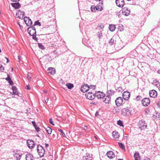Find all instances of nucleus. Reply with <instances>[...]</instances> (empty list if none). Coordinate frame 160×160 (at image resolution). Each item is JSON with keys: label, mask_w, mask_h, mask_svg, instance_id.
Instances as JSON below:
<instances>
[{"label": "nucleus", "mask_w": 160, "mask_h": 160, "mask_svg": "<svg viewBox=\"0 0 160 160\" xmlns=\"http://www.w3.org/2000/svg\"><path fill=\"white\" fill-rule=\"evenodd\" d=\"M18 59L19 60V61H20L21 60V56H18Z\"/></svg>", "instance_id": "3c124183"}, {"label": "nucleus", "mask_w": 160, "mask_h": 160, "mask_svg": "<svg viewBox=\"0 0 160 160\" xmlns=\"http://www.w3.org/2000/svg\"><path fill=\"white\" fill-rule=\"evenodd\" d=\"M132 110L129 108L127 107L123 108L121 111V113L123 116H129L131 114Z\"/></svg>", "instance_id": "f03ea898"}, {"label": "nucleus", "mask_w": 160, "mask_h": 160, "mask_svg": "<svg viewBox=\"0 0 160 160\" xmlns=\"http://www.w3.org/2000/svg\"><path fill=\"white\" fill-rule=\"evenodd\" d=\"M8 62H9V60L8 59H7V63H8Z\"/></svg>", "instance_id": "bf43d9fd"}, {"label": "nucleus", "mask_w": 160, "mask_h": 160, "mask_svg": "<svg viewBox=\"0 0 160 160\" xmlns=\"http://www.w3.org/2000/svg\"><path fill=\"white\" fill-rule=\"evenodd\" d=\"M24 19L25 23L28 26H30L32 24V21L29 17H25L24 18Z\"/></svg>", "instance_id": "ddd939ff"}, {"label": "nucleus", "mask_w": 160, "mask_h": 160, "mask_svg": "<svg viewBox=\"0 0 160 160\" xmlns=\"http://www.w3.org/2000/svg\"><path fill=\"white\" fill-rule=\"evenodd\" d=\"M36 25H38L40 26H41L40 22H39L38 20L34 22V26Z\"/></svg>", "instance_id": "a19ab883"}, {"label": "nucleus", "mask_w": 160, "mask_h": 160, "mask_svg": "<svg viewBox=\"0 0 160 160\" xmlns=\"http://www.w3.org/2000/svg\"><path fill=\"white\" fill-rule=\"evenodd\" d=\"M26 160H33V157L31 154H27L26 156Z\"/></svg>", "instance_id": "5701e85b"}, {"label": "nucleus", "mask_w": 160, "mask_h": 160, "mask_svg": "<svg viewBox=\"0 0 160 160\" xmlns=\"http://www.w3.org/2000/svg\"><path fill=\"white\" fill-rule=\"evenodd\" d=\"M85 96L88 99L92 100L95 97V93L92 92H89L87 93H86Z\"/></svg>", "instance_id": "20e7f679"}, {"label": "nucleus", "mask_w": 160, "mask_h": 160, "mask_svg": "<svg viewBox=\"0 0 160 160\" xmlns=\"http://www.w3.org/2000/svg\"><path fill=\"white\" fill-rule=\"evenodd\" d=\"M88 128V127L87 126H85L83 128V129L84 130H86Z\"/></svg>", "instance_id": "864d4df0"}, {"label": "nucleus", "mask_w": 160, "mask_h": 160, "mask_svg": "<svg viewBox=\"0 0 160 160\" xmlns=\"http://www.w3.org/2000/svg\"><path fill=\"white\" fill-rule=\"evenodd\" d=\"M32 123L37 132H38L39 131L40 128L36 124L35 122V121H32Z\"/></svg>", "instance_id": "cd10ccee"}, {"label": "nucleus", "mask_w": 160, "mask_h": 160, "mask_svg": "<svg viewBox=\"0 0 160 160\" xmlns=\"http://www.w3.org/2000/svg\"><path fill=\"white\" fill-rule=\"evenodd\" d=\"M142 99V98L141 96H138L136 98V99L137 101H138Z\"/></svg>", "instance_id": "a18cd8bd"}, {"label": "nucleus", "mask_w": 160, "mask_h": 160, "mask_svg": "<svg viewBox=\"0 0 160 160\" xmlns=\"http://www.w3.org/2000/svg\"><path fill=\"white\" fill-rule=\"evenodd\" d=\"M66 86L69 89H71L73 87V85L72 84L70 83H68L66 84Z\"/></svg>", "instance_id": "2f4dec72"}, {"label": "nucleus", "mask_w": 160, "mask_h": 160, "mask_svg": "<svg viewBox=\"0 0 160 160\" xmlns=\"http://www.w3.org/2000/svg\"><path fill=\"white\" fill-rule=\"evenodd\" d=\"M116 27L115 25H110L109 27V30L111 31H113L115 29Z\"/></svg>", "instance_id": "c756f323"}, {"label": "nucleus", "mask_w": 160, "mask_h": 160, "mask_svg": "<svg viewBox=\"0 0 160 160\" xmlns=\"http://www.w3.org/2000/svg\"><path fill=\"white\" fill-rule=\"evenodd\" d=\"M37 151L40 157H41L44 156L45 154V150L42 146L38 145L37 146Z\"/></svg>", "instance_id": "f257e3e1"}, {"label": "nucleus", "mask_w": 160, "mask_h": 160, "mask_svg": "<svg viewBox=\"0 0 160 160\" xmlns=\"http://www.w3.org/2000/svg\"><path fill=\"white\" fill-rule=\"evenodd\" d=\"M158 89H159V90L160 91V85L159 86L158 88Z\"/></svg>", "instance_id": "0e129e2a"}, {"label": "nucleus", "mask_w": 160, "mask_h": 160, "mask_svg": "<svg viewBox=\"0 0 160 160\" xmlns=\"http://www.w3.org/2000/svg\"><path fill=\"white\" fill-rule=\"evenodd\" d=\"M149 94L151 97L155 98L157 97V93L156 91L154 90H150L149 92Z\"/></svg>", "instance_id": "f3484780"}, {"label": "nucleus", "mask_w": 160, "mask_h": 160, "mask_svg": "<svg viewBox=\"0 0 160 160\" xmlns=\"http://www.w3.org/2000/svg\"><path fill=\"white\" fill-rule=\"evenodd\" d=\"M14 157L17 160H20L21 155L19 153H16L14 155Z\"/></svg>", "instance_id": "7c9ffc66"}, {"label": "nucleus", "mask_w": 160, "mask_h": 160, "mask_svg": "<svg viewBox=\"0 0 160 160\" xmlns=\"http://www.w3.org/2000/svg\"><path fill=\"white\" fill-rule=\"evenodd\" d=\"M116 91L118 92H122L123 91V89L121 87H120L118 88Z\"/></svg>", "instance_id": "c9c22d12"}, {"label": "nucleus", "mask_w": 160, "mask_h": 160, "mask_svg": "<svg viewBox=\"0 0 160 160\" xmlns=\"http://www.w3.org/2000/svg\"><path fill=\"white\" fill-rule=\"evenodd\" d=\"M134 157L135 160H140V157L138 152H135L134 154Z\"/></svg>", "instance_id": "bb28decb"}, {"label": "nucleus", "mask_w": 160, "mask_h": 160, "mask_svg": "<svg viewBox=\"0 0 160 160\" xmlns=\"http://www.w3.org/2000/svg\"><path fill=\"white\" fill-rule=\"evenodd\" d=\"M116 3L119 7H122L124 4V0H116Z\"/></svg>", "instance_id": "dca6fc26"}, {"label": "nucleus", "mask_w": 160, "mask_h": 160, "mask_svg": "<svg viewBox=\"0 0 160 160\" xmlns=\"http://www.w3.org/2000/svg\"><path fill=\"white\" fill-rule=\"evenodd\" d=\"M111 101V97L107 95L103 100V102L106 104H109Z\"/></svg>", "instance_id": "412c9836"}, {"label": "nucleus", "mask_w": 160, "mask_h": 160, "mask_svg": "<svg viewBox=\"0 0 160 160\" xmlns=\"http://www.w3.org/2000/svg\"><path fill=\"white\" fill-rule=\"evenodd\" d=\"M25 88L27 90H29L30 89V87L29 85H27Z\"/></svg>", "instance_id": "09e8293b"}, {"label": "nucleus", "mask_w": 160, "mask_h": 160, "mask_svg": "<svg viewBox=\"0 0 160 160\" xmlns=\"http://www.w3.org/2000/svg\"><path fill=\"white\" fill-rule=\"evenodd\" d=\"M158 73H159L160 74V70H158Z\"/></svg>", "instance_id": "052dcab7"}, {"label": "nucleus", "mask_w": 160, "mask_h": 160, "mask_svg": "<svg viewBox=\"0 0 160 160\" xmlns=\"http://www.w3.org/2000/svg\"><path fill=\"white\" fill-rule=\"evenodd\" d=\"M118 160H123L122 159H119Z\"/></svg>", "instance_id": "338daca9"}, {"label": "nucleus", "mask_w": 160, "mask_h": 160, "mask_svg": "<svg viewBox=\"0 0 160 160\" xmlns=\"http://www.w3.org/2000/svg\"><path fill=\"white\" fill-rule=\"evenodd\" d=\"M117 124L120 126L123 127V122L122 121L120 120H119L117 121Z\"/></svg>", "instance_id": "4c0bfd02"}, {"label": "nucleus", "mask_w": 160, "mask_h": 160, "mask_svg": "<svg viewBox=\"0 0 160 160\" xmlns=\"http://www.w3.org/2000/svg\"><path fill=\"white\" fill-rule=\"evenodd\" d=\"M116 41L115 40V39L114 37L112 38L109 41V44L110 45H113L115 44Z\"/></svg>", "instance_id": "a878e982"}, {"label": "nucleus", "mask_w": 160, "mask_h": 160, "mask_svg": "<svg viewBox=\"0 0 160 160\" xmlns=\"http://www.w3.org/2000/svg\"><path fill=\"white\" fill-rule=\"evenodd\" d=\"M5 58L6 59H8V58H7L6 57H5Z\"/></svg>", "instance_id": "69168bd1"}, {"label": "nucleus", "mask_w": 160, "mask_h": 160, "mask_svg": "<svg viewBox=\"0 0 160 160\" xmlns=\"http://www.w3.org/2000/svg\"><path fill=\"white\" fill-rule=\"evenodd\" d=\"M48 73L51 75H53L55 73V70L54 68H49L48 69Z\"/></svg>", "instance_id": "aec40b11"}, {"label": "nucleus", "mask_w": 160, "mask_h": 160, "mask_svg": "<svg viewBox=\"0 0 160 160\" xmlns=\"http://www.w3.org/2000/svg\"><path fill=\"white\" fill-rule=\"evenodd\" d=\"M46 130L48 133L49 134H51L52 130L51 128H50L49 127H48L46 128Z\"/></svg>", "instance_id": "72a5a7b5"}, {"label": "nucleus", "mask_w": 160, "mask_h": 160, "mask_svg": "<svg viewBox=\"0 0 160 160\" xmlns=\"http://www.w3.org/2000/svg\"><path fill=\"white\" fill-rule=\"evenodd\" d=\"M130 9L127 7H124L122 9V13L123 15L126 16H128L130 13Z\"/></svg>", "instance_id": "9b49d317"}, {"label": "nucleus", "mask_w": 160, "mask_h": 160, "mask_svg": "<svg viewBox=\"0 0 160 160\" xmlns=\"http://www.w3.org/2000/svg\"><path fill=\"white\" fill-rule=\"evenodd\" d=\"M38 47L41 49H44L45 48L44 46L41 43H38Z\"/></svg>", "instance_id": "ea45409f"}, {"label": "nucleus", "mask_w": 160, "mask_h": 160, "mask_svg": "<svg viewBox=\"0 0 160 160\" xmlns=\"http://www.w3.org/2000/svg\"><path fill=\"white\" fill-rule=\"evenodd\" d=\"M97 36L98 37L99 39L101 38L102 36V33L101 31L98 32L97 33Z\"/></svg>", "instance_id": "473e14b6"}, {"label": "nucleus", "mask_w": 160, "mask_h": 160, "mask_svg": "<svg viewBox=\"0 0 160 160\" xmlns=\"http://www.w3.org/2000/svg\"><path fill=\"white\" fill-rule=\"evenodd\" d=\"M145 160H150L149 158H147V159H145Z\"/></svg>", "instance_id": "680f3d73"}, {"label": "nucleus", "mask_w": 160, "mask_h": 160, "mask_svg": "<svg viewBox=\"0 0 160 160\" xmlns=\"http://www.w3.org/2000/svg\"><path fill=\"white\" fill-rule=\"evenodd\" d=\"M51 13V12H49V13Z\"/></svg>", "instance_id": "774afa93"}, {"label": "nucleus", "mask_w": 160, "mask_h": 160, "mask_svg": "<svg viewBox=\"0 0 160 160\" xmlns=\"http://www.w3.org/2000/svg\"><path fill=\"white\" fill-rule=\"evenodd\" d=\"M112 136L113 138H115L116 140H118L119 137V133L116 131H113L112 133Z\"/></svg>", "instance_id": "6ab92c4d"}, {"label": "nucleus", "mask_w": 160, "mask_h": 160, "mask_svg": "<svg viewBox=\"0 0 160 160\" xmlns=\"http://www.w3.org/2000/svg\"><path fill=\"white\" fill-rule=\"evenodd\" d=\"M118 144L119 147L122 149H125V148L123 144L120 142H118Z\"/></svg>", "instance_id": "e433bc0d"}, {"label": "nucleus", "mask_w": 160, "mask_h": 160, "mask_svg": "<svg viewBox=\"0 0 160 160\" xmlns=\"http://www.w3.org/2000/svg\"><path fill=\"white\" fill-rule=\"evenodd\" d=\"M115 92L112 90H110L107 91V94L108 96H109L110 97L111 96L114 95Z\"/></svg>", "instance_id": "c85d7f7f"}, {"label": "nucleus", "mask_w": 160, "mask_h": 160, "mask_svg": "<svg viewBox=\"0 0 160 160\" xmlns=\"http://www.w3.org/2000/svg\"><path fill=\"white\" fill-rule=\"evenodd\" d=\"M95 1H100L101 0H95Z\"/></svg>", "instance_id": "e2e57ef3"}, {"label": "nucleus", "mask_w": 160, "mask_h": 160, "mask_svg": "<svg viewBox=\"0 0 160 160\" xmlns=\"http://www.w3.org/2000/svg\"><path fill=\"white\" fill-rule=\"evenodd\" d=\"M95 86L91 85L90 86H89V90L91 91V89L94 90L95 88Z\"/></svg>", "instance_id": "58836bf2"}, {"label": "nucleus", "mask_w": 160, "mask_h": 160, "mask_svg": "<svg viewBox=\"0 0 160 160\" xmlns=\"http://www.w3.org/2000/svg\"><path fill=\"white\" fill-rule=\"evenodd\" d=\"M36 34H34L33 35H32V38L34 40L36 41H38V38L36 37Z\"/></svg>", "instance_id": "c03bdc74"}, {"label": "nucleus", "mask_w": 160, "mask_h": 160, "mask_svg": "<svg viewBox=\"0 0 160 160\" xmlns=\"http://www.w3.org/2000/svg\"><path fill=\"white\" fill-rule=\"evenodd\" d=\"M138 125L139 128L141 130H145L147 127V124L143 120L140 121L138 123Z\"/></svg>", "instance_id": "7ed1b4c3"}, {"label": "nucleus", "mask_w": 160, "mask_h": 160, "mask_svg": "<svg viewBox=\"0 0 160 160\" xmlns=\"http://www.w3.org/2000/svg\"><path fill=\"white\" fill-rule=\"evenodd\" d=\"M0 70L2 71L4 70V68L2 65H0Z\"/></svg>", "instance_id": "de8ad7c7"}, {"label": "nucleus", "mask_w": 160, "mask_h": 160, "mask_svg": "<svg viewBox=\"0 0 160 160\" xmlns=\"http://www.w3.org/2000/svg\"><path fill=\"white\" fill-rule=\"evenodd\" d=\"M158 106L159 108H160V101L158 103Z\"/></svg>", "instance_id": "603ef678"}, {"label": "nucleus", "mask_w": 160, "mask_h": 160, "mask_svg": "<svg viewBox=\"0 0 160 160\" xmlns=\"http://www.w3.org/2000/svg\"><path fill=\"white\" fill-rule=\"evenodd\" d=\"M130 93L127 91H124L122 94V97L125 100H128L130 97Z\"/></svg>", "instance_id": "4468645a"}, {"label": "nucleus", "mask_w": 160, "mask_h": 160, "mask_svg": "<svg viewBox=\"0 0 160 160\" xmlns=\"http://www.w3.org/2000/svg\"><path fill=\"white\" fill-rule=\"evenodd\" d=\"M24 14V12L21 10H19L17 11L16 14V16L20 19H22Z\"/></svg>", "instance_id": "2eb2a0df"}, {"label": "nucleus", "mask_w": 160, "mask_h": 160, "mask_svg": "<svg viewBox=\"0 0 160 160\" xmlns=\"http://www.w3.org/2000/svg\"><path fill=\"white\" fill-rule=\"evenodd\" d=\"M12 89L13 91V94L16 95H18L19 93L17 90V88L14 87L12 86Z\"/></svg>", "instance_id": "b1692460"}, {"label": "nucleus", "mask_w": 160, "mask_h": 160, "mask_svg": "<svg viewBox=\"0 0 160 160\" xmlns=\"http://www.w3.org/2000/svg\"><path fill=\"white\" fill-rule=\"evenodd\" d=\"M95 96H96L98 99L103 98L105 97V94L102 92L100 91L96 92L95 93Z\"/></svg>", "instance_id": "6e6552de"}, {"label": "nucleus", "mask_w": 160, "mask_h": 160, "mask_svg": "<svg viewBox=\"0 0 160 160\" xmlns=\"http://www.w3.org/2000/svg\"><path fill=\"white\" fill-rule=\"evenodd\" d=\"M104 28V26L103 24H101L99 25L98 27L97 28H98L99 30L102 29Z\"/></svg>", "instance_id": "37998d69"}, {"label": "nucleus", "mask_w": 160, "mask_h": 160, "mask_svg": "<svg viewBox=\"0 0 160 160\" xmlns=\"http://www.w3.org/2000/svg\"><path fill=\"white\" fill-rule=\"evenodd\" d=\"M6 80L8 81L10 85H12L13 84V82L10 76L8 74L7 77L6 78Z\"/></svg>", "instance_id": "4be33fe9"}, {"label": "nucleus", "mask_w": 160, "mask_h": 160, "mask_svg": "<svg viewBox=\"0 0 160 160\" xmlns=\"http://www.w3.org/2000/svg\"><path fill=\"white\" fill-rule=\"evenodd\" d=\"M19 0H11V1L12 2H18V1H19Z\"/></svg>", "instance_id": "6e6d98bb"}, {"label": "nucleus", "mask_w": 160, "mask_h": 160, "mask_svg": "<svg viewBox=\"0 0 160 160\" xmlns=\"http://www.w3.org/2000/svg\"><path fill=\"white\" fill-rule=\"evenodd\" d=\"M48 100H49V99L48 98H47L45 100V102L46 103H47L48 102Z\"/></svg>", "instance_id": "5fc2aeb1"}, {"label": "nucleus", "mask_w": 160, "mask_h": 160, "mask_svg": "<svg viewBox=\"0 0 160 160\" xmlns=\"http://www.w3.org/2000/svg\"><path fill=\"white\" fill-rule=\"evenodd\" d=\"M45 146L46 147H48L49 146V145L47 143H45Z\"/></svg>", "instance_id": "4d7b16f0"}, {"label": "nucleus", "mask_w": 160, "mask_h": 160, "mask_svg": "<svg viewBox=\"0 0 160 160\" xmlns=\"http://www.w3.org/2000/svg\"><path fill=\"white\" fill-rule=\"evenodd\" d=\"M12 6L16 9H18L19 8L20 6V4L19 2L13 3H12Z\"/></svg>", "instance_id": "393cba45"}, {"label": "nucleus", "mask_w": 160, "mask_h": 160, "mask_svg": "<svg viewBox=\"0 0 160 160\" xmlns=\"http://www.w3.org/2000/svg\"><path fill=\"white\" fill-rule=\"evenodd\" d=\"M100 5H99V6H100L101 7L100 8L98 7V8H97L95 6H94V5L92 6L91 7V11L93 12H95L97 10H98L99 11H102L103 9L102 6V3H100Z\"/></svg>", "instance_id": "423d86ee"}, {"label": "nucleus", "mask_w": 160, "mask_h": 160, "mask_svg": "<svg viewBox=\"0 0 160 160\" xmlns=\"http://www.w3.org/2000/svg\"><path fill=\"white\" fill-rule=\"evenodd\" d=\"M83 160H92V157H88V155L83 157Z\"/></svg>", "instance_id": "f704fd0d"}, {"label": "nucleus", "mask_w": 160, "mask_h": 160, "mask_svg": "<svg viewBox=\"0 0 160 160\" xmlns=\"http://www.w3.org/2000/svg\"><path fill=\"white\" fill-rule=\"evenodd\" d=\"M28 34L31 36L34 34H36V32L35 28L33 27H30L28 28Z\"/></svg>", "instance_id": "39448f33"}, {"label": "nucleus", "mask_w": 160, "mask_h": 160, "mask_svg": "<svg viewBox=\"0 0 160 160\" xmlns=\"http://www.w3.org/2000/svg\"><path fill=\"white\" fill-rule=\"evenodd\" d=\"M49 122L52 125H54V124H53V121L52 118H50L49 119Z\"/></svg>", "instance_id": "49530a36"}, {"label": "nucleus", "mask_w": 160, "mask_h": 160, "mask_svg": "<svg viewBox=\"0 0 160 160\" xmlns=\"http://www.w3.org/2000/svg\"><path fill=\"white\" fill-rule=\"evenodd\" d=\"M123 99L121 97L117 98L115 100L116 104L117 106H120L123 102Z\"/></svg>", "instance_id": "0eeeda50"}, {"label": "nucleus", "mask_w": 160, "mask_h": 160, "mask_svg": "<svg viewBox=\"0 0 160 160\" xmlns=\"http://www.w3.org/2000/svg\"><path fill=\"white\" fill-rule=\"evenodd\" d=\"M58 130L60 132L62 133V136L63 137H66V136L65 135V133L63 132L62 130L61 129H58Z\"/></svg>", "instance_id": "79ce46f5"}, {"label": "nucleus", "mask_w": 160, "mask_h": 160, "mask_svg": "<svg viewBox=\"0 0 160 160\" xmlns=\"http://www.w3.org/2000/svg\"><path fill=\"white\" fill-rule=\"evenodd\" d=\"M27 143L28 147L30 149H32L34 147V142L32 140H27Z\"/></svg>", "instance_id": "1a4fd4ad"}, {"label": "nucleus", "mask_w": 160, "mask_h": 160, "mask_svg": "<svg viewBox=\"0 0 160 160\" xmlns=\"http://www.w3.org/2000/svg\"><path fill=\"white\" fill-rule=\"evenodd\" d=\"M107 155L110 158H112L115 157V155L113 152L112 151L108 152Z\"/></svg>", "instance_id": "a211bd4d"}, {"label": "nucleus", "mask_w": 160, "mask_h": 160, "mask_svg": "<svg viewBox=\"0 0 160 160\" xmlns=\"http://www.w3.org/2000/svg\"><path fill=\"white\" fill-rule=\"evenodd\" d=\"M18 24H19V26H20V28H21V27H22V26H21V25H20L19 23H18Z\"/></svg>", "instance_id": "13d9d810"}, {"label": "nucleus", "mask_w": 160, "mask_h": 160, "mask_svg": "<svg viewBox=\"0 0 160 160\" xmlns=\"http://www.w3.org/2000/svg\"><path fill=\"white\" fill-rule=\"evenodd\" d=\"M150 101L148 98H145L142 100V103L144 106H148L150 103Z\"/></svg>", "instance_id": "9d476101"}, {"label": "nucleus", "mask_w": 160, "mask_h": 160, "mask_svg": "<svg viewBox=\"0 0 160 160\" xmlns=\"http://www.w3.org/2000/svg\"><path fill=\"white\" fill-rule=\"evenodd\" d=\"M27 78L28 80L31 79V77L30 76H29L28 74L27 75Z\"/></svg>", "instance_id": "8fccbe9b"}, {"label": "nucleus", "mask_w": 160, "mask_h": 160, "mask_svg": "<svg viewBox=\"0 0 160 160\" xmlns=\"http://www.w3.org/2000/svg\"><path fill=\"white\" fill-rule=\"evenodd\" d=\"M81 91L83 92H85L89 90V85L87 84H83L81 89Z\"/></svg>", "instance_id": "f8f14e48"}]
</instances>
